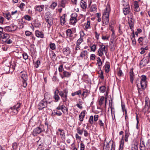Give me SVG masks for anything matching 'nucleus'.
<instances>
[{
	"label": "nucleus",
	"instance_id": "nucleus-1",
	"mask_svg": "<svg viewBox=\"0 0 150 150\" xmlns=\"http://www.w3.org/2000/svg\"><path fill=\"white\" fill-rule=\"evenodd\" d=\"M106 11H105L103 14L102 17L103 23V24L105 25L108 24L109 21V12L110 11V8H108L106 7Z\"/></svg>",
	"mask_w": 150,
	"mask_h": 150
},
{
	"label": "nucleus",
	"instance_id": "nucleus-2",
	"mask_svg": "<svg viewBox=\"0 0 150 150\" xmlns=\"http://www.w3.org/2000/svg\"><path fill=\"white\" fill-rule=\"evenodd\" d=\"M21 77L23 82L22 86L25 88L27 86V81L28 79L27 72L25 71H23L21 72Z\"/></svg>",
	"mask_w": 150,
	"mask_h": 150
},
{
	"label": "nucleus",
	"instance_id": "nucleus-3",
	"mask_svg": "<svg viewBox=\"0 0 150 150\" xmlns=\"http://www.w3.org/2000/svg\"><path fill=\"white\" fill-rule=\"evenodd\" d=\"M44 127L43 125H40L39 126L35 128L32 133V135L35 137L36 136L42 132L44 131L45 129H44Z\"/></svg>",
	"mask_w": 150,
	"mask_h": 150
},
{
	"label": "nucleus",
	"instance_id": "nucleus-4",
	"mask_svg": "<svg viewBox=\"0 0 150 150\" xmlns=\"http://www.w3.org/2000/svg\"><path fill=\"white\" fill-rule=\"evenodd\" d=\"M68 90L65 89L63 91H60L59 96L61 97V99L63 102H66L67 100Z\"/></svg>",
	"mask_w": 150,
	"mask_h": 150
},
{
	"label": "nucleus",
	"instance_id": "nucleus-5",
	"mask_svg": "<svg viewBox=\"0 0 150 150\" xmlns=\"http://www.w3.org/2000/svg\"><path fill=\"white\" fill-rule=\"evenodd\" d=\"M21 104V103H17L13 106L10 107V108L8 110V112H9L10 110H11L12 112L14 113L17 114L20 110Z\"/></svg>",
	"mask_w": 150,
	"mask_h": 150
},
{
	"label": "nucleus",
	"instance_id": "nucleus-6",
	"mask_svg": "<svg viewBox=\"0 0 150 150\" xmlns=\"http://www.w3.org/2000/svg\"><path fill=\"white\" fill-rule=\"evenodd\" d=\"M49 104L43 100H42L39 103L38 106V108L39 110H41L47 107V105Z\"/></svg>",
	"mask_w": 150,
	"mask_h": 150
},
{
	"label": "nucleus",
	"instance_id": "nucleus-7",
	"mask_svg": "<svg viewBox=\"0 0 150 150\" xmlns=\"http://www.w3.org/2000/svg\"><path fill=\"white\" fill-rule=\"evenodd\" d=\"M17 28V27L15 25L12 24L9 26L6 27L4 30L9 32L12 33L16 30Z\"/></svg>",
	"mask_w": 150,
	"mask_h": 150
},
{
	"label": "nucleus",
	"instance_id": "nucleus-8",
	"mask_svg": "<svg viewBox=\"0 0 150 150\" xmlns=\"http://www.w3.org/2000/svg\"><path fill=\"white\" fill-rule=\"evenodd\" d=\"M125 6L123 8V11L124 14L125 15H126L130 13L131 10L128 3L127 2L125 4H124V6H125Z\"/></svg>",
	"mask_w": 150,
	"mask_h": 150
},
{
	"label": "nucleus",
	"instance_id": "nucleus-9",
	"mask_svg": "<svg viewBox=\"0 0 150 150\" xmlns=\"http://www.w3.org/2000/svg\"><path fill=\"white\" fill-rule=\"evenodd\" d=\"M60 92V91H59L57 89L54 92L53 98L55 100L56 102L58 101L60 99V98L59 96V95Z\"/></svg>",
	"mask_w": 150,
	"mask_h": 150
},
{
	"label": "nucleus",
	"instance_id": "nucleus-10",
	"mask_svg": "<svg viewBox=\"0 0 150 150\" xmlns=\"http://www.w3.org/2000/svg\"><path fill=\"white\" fill-rule=\"evenodd\" d=\"M133 68H131L129 72V75L130 78V81L132 83H133V81L134 80V74L133 72Z\"/></svg>",
	"mask_w": 150,
	"mask_h": 150
},
{
	"label": "nucleus",
	"instance_id": "nucleus-11",
	"mask_svg": "<svg viewBox=\"0 0 150 150\" xmlns=\"http://www.w3.org/2000/svg\"><path fill=\"white\" fill-rule=\"evenodd\" d=\"M51 96L50 94L48 93H46L44 96V98L42 99L45 101H47L48 103L50 104L51 101H49V100L50 99Z\"/></svg>",
	"mask_w": 150,
	"mask_h": 150
},
{
	"label": "nucleus",
	"instance_id": "nucleus-12",
	"mask_svg": "<svg viewBox=\"0 0 150 150\" xmlns=\"http://www.w3.org/2000/svg\"><path fill=\"white\" fill-rule=\"evenodd\" d=\"M59 74L62 78L63 79L64 77L69 78L70 77L71 75V73L64 71L63 75L61 74L60 73Z\"/></svg>",
	"mask_w": 150,
	"mask_h": 150
},
{
	"label": "nucleus",
	"instance_id": "nucleus-13",
	"mask_svg": "<svg viewBox=\"0 0 150 150\" xmlns=\"http://www.w3.org/2000/svg\"><path fill=\"white\" fill-rule=\"evenodd\" d=\"M62 51L63 54L66 56L68 55L71 52L70 49L68 47L64 48Z\"/></svg>",
	"mask_w": 150,
	"mask_h": 150
},
{
	"label": "nucleus",
	"instance_id": "nucleus-14",
	"mask_svg": "<svg viewBox=\"0 0 150 150\" xmlns=\"http://www.w3.org/2000/svg\"><path fill=\"white\" fill-rule=\"evenodd\" d=\"M84 35V33L83 31H82L80 32V38L77 40L76 44L80 45L83 41V39L82 38L83 37Z\"/></svg>",
	"mask_w": 150,
	"mask_h": 150
},
{
	"label": "nucleus",
	"instance_id": "nucleus-15",
	"mask_svg": "<svg viewBox=\"0 0 150 150\" xmlns=\"http://www.w3.org/2000/svg\"><path fill=\"white\" fill-rule=\"evenodd\" d=\"M149 57H146V58H144L141 61L140 64V65H143L144 66L145 65L148 64L149 62Z\"/></svg>",
	"mask_w": 150,
	"mask_h": 150
},
{
	"label": "nucleus",
	"instance_id": "nucleus-16",
	"mask_svg": "<svg viewBox=\"0 0 150 150\" xmlns=\"http://www.w3.org/2000/svg\"><path fill=\"white\" fill-rule=\"evenodd\" d=\"M86 112V110H84L81 112L79 115V120L80 122H82L83 121V118L85 115Z\"/></svg>",
	"mask_w": 150,
	"mask_h": 150
},
{
	"label": "nucleus",
	"instance_id": "nucleus-17",
	"mask_svg": "<svg viewBox=\"0 0 150 150\" xmlns=\"http://www.w3.org/2000/svg\"><path fill=\"white\" fill-rule=\"evenodd\" d=\"M44 8L43 5H36L35 7V11H37L38 12H41L42 11Z\"/></svg>",
	"mask_w": 150,
	"mask_h": 150
},
{
	"label": "nucleus",
	"instance_id": "nucleus-18",
	"mask_svg": "<svg viewBox=\"0 0 150 150\" xmlns=\"http://www.w3.org/2000/svg\"><path fill=\"white\" fill-rule=\"evenodd\" d=\"M58 131L60 132V135L61 136V138L63 140L65 139V135L64 131L63 129H58Z\"/></svg>",
	"mask_w": 150,
	"mask_h": 150
},
{
	"label": "nucleus",
	"instance_id": "nucleus-19",
	"mask_svg": "<svg viewBox=\"0 0 150 150\" xmlns=\"http://www.w3.org/2000/svg\"><path fill=\"white\" fill-rule=\"evenodd\" d=\"M36 36L38 38H43L44 37V34L38 30H36L35 32Z\"/></svg>",
	"mask_w": 150,
	"mask_h": 150
},
{
	"label": "nucleus",
	"instance_id": "nucleus-20",
	"mask_svg": "<svg viewBox=\"0 0 150 150\" xmlns=\"http://www.w3.org/2000/svg\"><path fill=\"white\" fill-rule=\"evenodd\" d=\"M124 136H122L120 142V145L119 150H122V147L124 146Z\"/></svg>",
	"mask_w": 150,
	"mask_h": 150
},
{
	"label": "nucleus",
	"instance_id": "nucleus-21",
	"mask_svg": "<svg viewBox=\"0 0 150 150\" xmlns=\"http://www.w3.org/2000/svg\"><path fill=\"white\" fill-rule=\"evenodd\" d=\"M52 114L54 116H60L62 115V113L60 111H59L57 110H55L53 111Z\"/></svg>",
	"mask_w": 150,
	"mask_h": 150
},
{
	"label": "nucleus",
	"instance_id": "nucleus-22",
	"mask_svg": "<svg viewBox=\"0 0 150 150\" xmlns=\"http://www.w3.org/2000/svg\"><path fill=\"white\" fill-rule=\"evenodd\" d=\"M141 88L143 90H145L147 86V81H140Z\"/></svg>",
	"mask_w": 150,
	"mask_h": 150
},
{
	"label": "nucleus",
	"instance_id": "nucleus-23",
	"mask_svg": "<svg viewBox=\"0 0 150 150\" xmlns=\"http://www.w3.org/2000/svg\"><path fill=\"white\" fill-rule=\"evenodd\" d=\"M80 5L81 8L83 9L86 8V2L83 0H81L80 3Z\"/></svg>",
	"mask_w": 150,
	"mask_h": 150
},
{
	"label": "nucleus",
	"instance_id": "nucleus-24",
	"mask_svg": "<svg viewBox=\"0 0 150 150\" xmlns=\"http://www.w3.org/2000/svg\"><path fill=\"white\" fill-rule=\"evenodd\" d=\"M0 37L2 39L5 40H6L9 38V35L7 33H2V34H0Z\"/></svg>",
	"mask_w": 150,
	"mask_h": 150
},
{
	"label": "nucleus",
	"instance_id": "nucleus-25",
	"mask_svg": "<svg viewBox=\"0 0 150 150\" xmlns=\"http://www.w3.org/2000/svg\"><path fill=\"white\" fill-rule=\"evenodd\" d=\"M144 143V141H140L139 147L140 150H145V146Z\"/></svg>",
	"mask_w": 150,
	"mask_h": 150
},
{
	"label": "nucleus",
	"instance_id": "nucleus-26",
	"mask_svg": "<svg viewBox=\"0 0 150 150\" xmlns=\"http://www.w3.org/2000/svg\"><path fill=\"white\" fill-rule=\"evenodd\" d=\"M66 15V14H64L63 16H61L60 17V23L62 25H64L65 22V16Z\"/></svg>",
	"mask_w": 150,
	"mask_h": 150
},
{
	"label": "nucleus",
	"instance_id": "nucleus-27",
	"mask_svg": "<svg viewBox=\"0 0 150 150\" xmlns=\"http://www.w3.org/2000/svg\"><path fill=\"white\" fill-rule=\"evenodd\" d=\"M45 21L47 23V26L48 28H50L53 24V21L49 19H46Z\"/></svg>",
	"mask_w": 150,
	"mask_h": 150
},
{
	"label": "nucleus",
	"instance_id": "nucleus-28",
	"mask_svg": "<svg viewBox=\"0 0 150 150\" xmlns=\"http://www.w3.org/2000/svg\"><path fill=\"white\" fill-rule=\"evenodd\" d=\"M130 135L129 130H126L125 132V139L124 140L126 142L128 141V139Z\"/></svg>",
	"mask_w": 150,
	"mask_h": 150
},
{
	"label": "nucleus",
	"instance_id": "nucleus-29",
	"mask_svg": "<svg viewBox=\"0 0 150 150\" xmlns=\"http://www.w3.org/2000/svg\"><path fill=\"white\" fill-rule=\"evenodd\" d=\"M39 142V140L37 142V144H38V149L39 150H43L44 149V144L42 143H41V144H38Z\"/></svg>",
	"mask_w": 150,
	"mask_h": 150
},
{
	"label": "nucleus",
	"instance_id": "nucleus-30",
	"mask_svg": "<svg viewBox=\"0 0 150 150\" xmlns=\"http://www.w3.org/2000/svg\"><path fill=\"white\" fill-rule=\"evenodd\" d=\"M50 52V56L52 58V60L54 61V60L56 59V55L55 54L54 52L52 50Z\"/></svg>",
	"mask_w": 150,
	"mask_h": 150
},
{
	"label": "nucleus",
	"instance_id": "nucleus-31",
	"mask_svg": "<svg viewBox=\"0 0 150 150\" xmlns=\"http://www.w3.org/2000/svg\"><path fill=\"white\" fill-rule=\"evenodd\" d=\"M77 22V20L76 18H74L73 17H71L70 19V23L72 25H74Z\"/></svg>",
	"mask_w": 150,
	"mask_h": 150
},
{
	"label": "nucleus",
	"instance_id": "nucleus-32",
	"mask_svg": "<svg viewBox=\"0 0 150 150\" xmlns=\"http://www.w3.org/2000/svg\"><path fill=\"white\" fill-rule=\"evenodd\" d=\"M66 33L67 35L69 37H71L72 36L73 34L72 31L71 29H68L66 30Z\"/></svg>",
	"mask_w": 150,
	"mask_h": 150
},
{
	"label": "nucleus",
	"instance_id": "nucleus-33",
	"mask_svg": "<svg viewBox=\"0 0 150 150\" xmlns=\"http://www.w3.org/2000/svg\"><path fill=\"white\" fill-rule=\"evenodd\" d=\"M88 55V52L86 50H84L81 52L80 54V56L83 57L85 56H87Z\"/></svg>",
	"mask_w": 150,
	"mask_h": 150
},
{
	"label": "nucleus",
	"instance_id": "nucleus-34",
	"mask_svg": "<svg viewBox=\"0 0 150 150\" xmlns=\"http://www.w3.org/2000/svg\"><path fill=\"white\" fill-rule=\"evenodd\" d=\"M134 10L136 11H138L140 10V8L137 1H136L135 3Z\"/></svg>",
	"mask_w": 150,
	"mask_h": 150
},
{
	"label": "nucleus",
	"instance_id": "nucleus-35",
	"mask_svg": "<svg viewBox=\"0 0 150 150\" xmlns=\"http://www.w3.org/2000/svg\"><path fill=\"white\" fill-rule=\"evenodd\" d=\"M104 67L105 71L106 73L109 72L110 68V64H105Z\"/></svg>",
	"mask_w": 150,
	"mask_h": 150
},
{
	"label": "nucleus",
	"instance_id": "nucleus-36",
	"mask_svg": "<svg viewBox=\"0 0 150 150\" xmlns=\"http://www.w3.org/2000/svg\"><path fill=\"white\" fill-rule=\"evenodd\" d=\"M49 47L52 50H54L56 48V45L54 43H51L49 45Z\"/></svg>",
	"mask_w": 150,
	"mask_h": 150
},
{
	"label": "nucleus",
	"instance_id": "nucleus-37",
	"mask_svg": "<svg viewBox=\"0 0 150 150\" xmlns=\"http://www.w3.org/2000/svg\"><path fill=\"white\" fill-rule=\"evenodd\" d=\"M10 67L8 66H6L4 68V70L6 74H8L10 72Z\"/></svg>",
	"mask_w": 150,
	"mask_h": 150
},
{
	"label": "nucleus",
	"instance_id": "nucleus-38",
	"mask_svg": "<svg viewBox=\"0 0 150 150\" xmlns=\"http://www.w3.org/2000/svg\"><path fill=\"white\" fill-rule=\"evenodd\" d=\"M104 100V98L103 96L101 97L99 101V104L101 106L103 103Z\"/></svg>",
	"mask_w": 150,
	"mask_h": 150
},
{
	"label": "nucleus",
	"instance_id": "nucleus-39",
	"mask_svg": "<svg viewBox=\"0 0 150 150\" xmlns=\"http://www.w3.org/2000/svg\"><path fill=\"white\" fill-rule=\"evenodd\" d=\"M102 48H100L98 50V55L100 57H101L103 54V51Z\"/></svg>",
	"mask_w": 150,
	"mask_h": 150
},
{
	"label": "nucleus",
	"instance_id": "nucleus-40",
	"mask_svg": "<svg viewBox=\"0 0 150 150\" xmlns=\"http://www.w3.org/2000/svg\"><path fill=\"white\" fill-rule=\"evenodd\" d=\"M81 91L80 90H79L78 91H76L74 93H71V95L73 96H74L75 95H79L81 94Z\"/></svg>",
	"mask_w": 150,
	"mask_h": 150
},
{
	"label": "nucleus",
	"instance_id": "nucleus-41",
	"mask_svg": "<svg viewBox=\"0 0 150 150\" xmlns=\"http://www.w3.org/2000/svg\"><path fill=\"white\" fill-rule=\"evenodd\" d=\"M106 87L105 86H102L99 88V90L100 92L103 93H104L105 91Z\"/></svg>",
	"mask_w": 150,
	"mask_h": 150
},
{
	"label": "nucleus",
	"instance_id": "nucleus-42",
	"mask_svg": "<svg viewBox=\"0 0 150 150\" xmlns=\"http://www.w3.org/2000/svg\"><path fill=\"white\" fill-rule=\"evenodd\" d=\"M4 16L8 20H9L11 17V15L9 13H3Z\"/></svg>",
	"mask_w": 150,
	"mask_h": 150
},
{
	"label": "nucleus",
	"instance_id": "nucleus-43",
	"mask_svg": "<svg viewBox=\"0 0 150 150\" xmlns=\"http://www.w3.org/2000/svg\"><path fill=\"white\" fill-rule=\"evenodd\" d=\"M141 81H146V75H143L141 76Z\"/></svg>",
	"mask_w": 150,
	"mask_h": 150
},
{
	"label": "nucleus",
	"instance_id": "nucleus-44",
	"mask_svg": "<svg viewBox=\"0 0 150 150\" xmlns=\"http://www.w3.org/2000/svg\"><path fill=\"white\" fill-rule=\"evenodd\" d=\"M97 62L96 64H98L99 66H100L102 65V62L100 58L99 57L97 58Z\"/></svg>",
	"mask_w": 150,
	"mask_h": 150
},
{
	"label": "nucleus",
	"instance_id": "nucleus-45",
	"mask_svg": "<svg viewBox=\"0 0 150 150\" xmlns=\"http://www.w3.org/2000/svg\"><path fill=\"white\" fill-rule=\"evenodd\" d=\"M88 90H85V91H83L82 96L85 97H86L88 95Z\"/></svg>",
	"mask_w": 150,
	"mask_h": 150
},
{
	"label": "nucleus",
	"instance_id": "nucleus-46",
	"mask_svg": "<svg viewBox=\"0 0 150 150\" xmlns=\"http://www.w3.org/2000/svg\"><path fill=\"white\" fill-rule=\"evenodd\" d=\"M93 116H91L89 119L88 122L91 125H92L93 123Z\"/></svg>",
	"mask_w": 150,
	"mask_h": 150
},
{
	"label": "nucleus",
	"instance_id": "nucleus-47",
	"mask_svg": "<svg viewBox=\"0 0 150 150\" xmlns=\"http://www.w3.org/2000/svg\"><path fill=\"white\" fill-rule=\"evenodd\" d=\"M138 146L137 144H135L132 145V150H138Z\"/></svg>",
	"mask_w": 150,
	"mask_h": 150
},
{
	"label": "nucleus",
	"instance_id": "nucleus-48",
	"mask_svg": "<svg viewBox=\"0 0 150 150\" xmlns=\"http://www.w3.org/2000/svg\"><path fill=\"white\" fill-rule=\"evenodd\" d=\"M57 5V3L55 2H53L50 6V8L52 9H54Z\"/></svg>",
	"mask_w": 150,
	"mask_h": 150
},
{
	"label": "nucleus",
	"instance_id": "nucleus-49",
	"mask_svg": "<svg viewBox=\"0 0 150 150\" xmlns=\"http://www.w3.org/2000/svg\"><path fill=\"white\" fill-rule=\"evenodd\" d=\"M24 19L28 21H30L32 19V18L28 15H25L24 16Z\"/></svg>",
	"mask_w": 150,
	"mask_h": 150
},
{
	"label": "nucleus",
	"instance_id": "nucleus-50",
	"mask_svg": "<svg viewBox=\"0 0 150 150\" xmlns=\"http://www.w3.org/2000/svg\"><path fill=\"white\" fill-rule=\"evenodd\" d=\"M90 48H91V50L93 52H95L96 47V46L95 45H93L92 46H90Z\"/></svg>",
	"mask_w": 150,
	"mask_h": 150
},
{
	"label": "nucleus",
	"instance_id": "nucleus-51",
	"mask_svg": "<svg viewBox=\"0 0 150 150\" xmlns=\"http://www.w3.org/2000/svg\"><path fill=\"white\" fill-rule=\"evenodd\" d=\"M77 131L78 133L82 135L83 133V129H80L79 128H77Z\"/></svg>",
	"mask_w": 150,
	"mask_h": 150
},
{
	"label": "nucleus",
	"instance_id": "nucleus-52",
	"mask_svg": "<svg viewBox=\"0 0 150 150\" xmlns=\"http://www.w3.org/2000/svg\"><path fill=\"white\" fill-rule=\"evenodd\" d=\"M12 148L13 149L16 150L18 148V145L16 142H14L12 144Z\"/></svg>",
	"mask_w": 150,
	"mask_h": 150
},
{
	"label": "nucleus",
	"instance_id": "nucleus-53",
	"mask_svg": "<svg viewBox=\"0 0 150 150\" xmlns=\"http://www.w3.org/2000/svg\"><path fill=\"white\" fill-rule=\"evenodd\" d=\"M22 55L23 58L25 60L27 59H28V56L26 53L24 52L23 53Z\"/></svg>",
	"mask_w": 150,
	"mask_h": 150
},
{
	"label": "nucleus",
	"instance_id": "nucleus-54",
	"mask_svg": "<svg viewBox=\"0 0 150 150\" xmlns=\"http://www.w3.org/2000/svg\"><path fill=\"white\" fill-rule=\"evenodd\" d=\"M58 70L59 72H61L62 71H64V68L63 67V65L62 64L59 65V68H58Z\"/></svg>",
	"mask_w": 150,
	"mask_h": 150
},
{
	"label": "nucleus",
	"instance_id": "nucleus-55",
	"mask_svg": "<svg viewBox=\"0 0 150 150\" xmlns=\"http://www.w3.org/2000/svg\"><path fill=\"white\" fill-rule=\"evenodd\" d=\"M2 41L6 43L7 44H11L12 42V41L11 39H9L8 40L7 39L5 40H2Z\"/></svg>",
	"mask_w": 150,
	"mask_h": 150
},
{
	"label": "nucleus",
	"instance_id": "nucleus-56",
	"mask_svg": "<svg viewBox=\"0 0 150 150\" xmlns=\"http://www.w3.org/2000/svg\"><path fill=\"white\" fill-rule=\"evenodd\" d=\"M98 123L101 127H104V124L101 120H98Z\"/></svg>",
	"mask_w": 150,
	"mask_h": 150
},
{
	"label": "nucleus",
	"instance_id": "nucleus-57",
	"mask_svg": "<svg viewBox=\"0 0 150 150\" xmlns=\"http://www.w3.org/2000/svg\"><path fill=\"white\" fill-rule=\"evenodd\" d=\"M66 3V0H62L61 6L64 8L65 7V4Z\"/></svg>",
	"mask_w": 150,
	"mask_h": 150
},
{
	"label": "nucleus",
	"instance_id": "nucleus-58",
	"mask_svg": "<svg viewBox=\"0 0 150 150\" xmlns=\"http://www.w3.org/2000/svg\"><path fill=\"white\" fill-rule=\"evenodd\" d=\"M50 12H47L45 14V20L46 19H49L50 18V17H49V15H50Z\"/></svg>",
	"mask_w": 150,
	"mask_h": 150
},
{
	"label": "nucleus",
	"instance_id": "nucleus-59",
	"mask_svg": "<svg viewBox=\"0 0 150 150\" xmlns=\"http://www.w3.org/2000/svg\"><path fill=\"white\" fill-rule=\"evenodd\" d=\"M25 35L27 36H30L32 34V32L29 31H26L25 32Z\"/></svg>",
	"mask_w": 150,
	"mask_h": 150
},
{
	"label": "nucleus",
	"instance_id": "nucleus-60",
	"mask_svg": "<svg viewBox=\"0 0 150 150\" xmlns=\"http://www.w3.org/2000/svg\"><path fill=\"white\" fill-rule=\"evenodd\" d=\"M80 150H84L85 149V145L83 143L81 142L80 143Z\"/></svg>",
	"mask_w": 150,
	"mask_h": 150
},
{
	"label": "nucleus",
	"instance_id": "nucleus-61",
	"mask_svg": "<svg viewBox=\"0 0 150 150\" xmlns=\"http://www.w3.org/2000/svg\"><path fill=\"white\" fill-rule=\"evenodd\" d=\"M40 64V62L39 60H37L35 63V67L36 68H38L39 65Z\"/></svg>",
	"mask_w": 150,
	"mask_h": 150
},
{
	"label": "nucleus",
	"instance_id": "nucleus-62",
	"mask_svg": "<svg viewBox=\"0 0 150 150\" xmlns=\"http://www.w3.org/2000/svg\"><path fill=\"white\" fill-rule=\"evenodd\" d=\"M99 76L102 80H103L104 77L103 76V72L102 71H101L100 74H99Z\"/></svg>",
	"mask_w": 150,
	"mask_h": 150
},
{
	"label": "nucleus",
	"instance_id": "nucleus-63",
	"mask_svg": "<svg viewBox=\"0 0 150 150\" xmlns=\"http://www.w3.org/2000/svg\"><path fill=\"white\" fill-rule=\"evenodd\" d=\"M96 57V55L94 54H92L91 55L90 57V60H94L95 59V58Z\"/></svg>",
	"mask_w": 150,
	"mask_h": 150
},
{
	"label": "nucleus",
	"instance_id": "nucleus-64",
	"mask_svg": "<svg viewBox=\"0 0 150 150\" xmlns=\"http://www.w3.org/2000/svg\"><path fill=\"white\" fill-rule=\"evenodd\" d=\"M123 74L122 71L120 69V68L118 72V73H117L118 75L119 76H120L123 75Z\"/></svg>",
	"mask_w": 150,
	"mask_h": 150
}]
</instances>
